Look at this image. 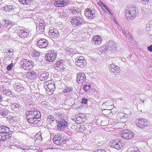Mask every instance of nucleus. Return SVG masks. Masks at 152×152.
I'll list each match as a JSON object with an SVG mask.
<instances>
[{
	"instance_id": "obj_15",
	"label": "nucleus",
	"mask_w": 152,
	"mask_h": 152,
	"mask_svg": "<svg viewBox=\"0 0 152 152\" xmlns=\"http://www.w3.org/2000/svg\"><path fill=\"white\" fill-rule=\"evenodd\" d=\"M48 45V41L45 39H41L37 42V45L40 48H45Z\"/></svg>"
},
{
	"instance_id": "obj_17",
	"label": "nucleus",
	"mask_w": 152,
	"mask_h": 152,
	"mask_svg": "<svg viewBox=\"0 0 152 152\" xmlns=\"http://www.w3.org/2000/svg\"><path fill=\"white\" fill-rule=\"evenodd\" d=\"M110 70L111 71L116 75L120 73V69L119 66L112 64L109 66Z\"/></svg>"
},
{
	"instance_id": "obj_63",
	"label": "nucleus",
	"mask_w": 152,
	"mask_h": 152,
	"mask_svg": "<svg viewBox=\"0 0 152 152\" xmlns=\"http://www.w3.org/2000/svg\"><path fill=\"white\" fill-rule=\"evenodd\" d=\"M144 3H147L149 1V0H141Z\"/></svg>"
},
{
	"instance_id": "obj_51",
	"label": "nucleus",
	"mask_w": 152,
	"mask_h": 152,
	"mask_svg": "<svg viewBox=\"0 0 152 152\" xmlns=\"http://www.w3.org/2000/svg\"><path fill=\"white\" fill-rule=\"evenodd\" d=\"M119 115L120 116L121 118H126L127 117L126 115L123 113H120Z\"/></svg>"
},
{
	"instance_id": "obj_54",
	"label": "nucleus",
	"mask_w": 152,
	"mask_h": 152,
	"mask_svg": "<svg viewBox=\"0 0 152 152\" xmlns=\"http://www.w3.org/2000/svg\"><path fill=\"white\" fill-rule=\"evenodd\" d=\"M103 7L105 8L110 13L111 12V10L110 9H109L108 7L105 4L104 5Z\"/></svg>"
},
{
	"instance_id": "obj_45",
	"label": "nucleus",
	"mask_w": 152,
	"mask_h": 152,
	"mask_svg": "<svg viewBox=\"0 0 152 152\" xmlns=\"http://www.w3.org/2000/svg\"><path fill=\"white\" fill-rule=\"evenodd\" d=\"M103 113H104V114L105 115H110V109L106 110L104 109L102 110Z\"/></svg>"
},
{
	"instance_id": "obj_7",
	"label": "nucleus",
	"mask_w": 152,
	"mask_h": 152,
	"mask_svg": "<svg viewBox=\"0 0 152 152\" xmlns=\"http://www.w3.org/2000/svg\"><path fill=\"white\" fill-rule=\"evenodd\" d=\"M96 12L95 9H86V10L85 15L90 19L94 18L96 16Z\"/></svg>"
},
{
	"instance_id": "obj_4",
	"label": "nucleus",
	"mask_w": 152,
	"mask_h": 152,
	"mask_svg": "<svg viewBox=\"0 0 152 152\" xmlns=\"http://www.w3.org/2000/svg\"><path fill=\"white\" fill-rule=\"evenodd\" d=\"M111 147L113 148H115L118 150H119L124 146V142L120 141L118 139H115L112 141Z\"/></svg>"
},
{
	"instance_id": "obj_48",
	"label": "nucleus",
	"mask_w": 152,
	"mask_h": 152,
	"mask_svg": "<svg viewBox=\"0 0 152 152\" xmlns=\"http://www.w3.org/2000/svg\"><path fill=\"white\" fill-rule=\"evenodd\" d=\"M88 99L85 97H83L82 99V103L85 104H87Z\"/></svg>"
},
{
	"instance_id": "obj_26",
	"label": "nucleus",
	"mask_w": 152,
	"mask_h": 152,
	"mask_svg": "<svg viewBox=\"0 0 152 152\" xmlns=\"http://www.w3.org/2000/svg\"><path fill=\"white\" fill-rule=\"evenodd\" d=\"M8 111L4 107H0V115L3 116H6L8 114Z\"/></svg>"
},
{
	"instance_id": "obj_60",
	"label": "nucleus",
	"mask_w": 152,
	"mask_h": 152,
	"mask_svg": "<svg viewBox=\"0 0 152 152\" xmlns=\"http://www.w3.org/2000/svg\"><path fill=\"white\" fill-rule=\"evenodd\" d=\"M72 12L74 14H77V13H78V12H77V11H76L75 9H74L72 10Z\"/></svg>"
},
{
	"instance_id": "obj_50",
	"label": "nucleus",
	"mask_w": 152,
	"mask_h": 152,
	"mask_svg": "<svg viewBox=\"0 0 152 152\" xmlns=\"http://www.w3.org/2000/svg\"><path fill=\"white\" fill-rule=\"evenodd\" d=\"M48 102L45 101H43L41 102V104L44 107H46L47 104Z\"/></svg>"
},
{
	"instance_id": "obj_38",
	"label": "nucleus",
	"mask_w": 152,
	"mask_h": 152,
	"mask_svg": "<svg viewBox=\"0 0 152 152\" xmlns=\"http://www.w3.org/2000/svg\"><path fill=\"white\" fill-rule=\"evenodd\" d=\"M128 152H140L137 147L131 148L128 150Z\"/></svg>"
},
{
	"instance_id": "obj_62",
	"label": "nucleus",
	"mask_w": 152,
	"mask_h": 152,
	"mask_svg": "<svg viewBox=\"0 0 152 152\" xmlns=\"http://www.w3.org/2000/svg\"><path fill=\"white\" fill-rule=\"evenodd\" d=\"M3 100L2 96V95L0 94V102H2Z\"/></svg>"
},
{
	"instance_id": "obj_25",
	"label": "nucleus",
	"mask_w": 152,
	"mask_h": 152,
	"mask_svg": "<svg viewBox=\"0 0 152 152\" xmlns=\"http://www.w3.org/2000/svg\"><path fill=\"white\" fill-rule=\"evenodd\" d=\"M9 134L7 133H0V140L3 141H6L9 138Z\"/></svg>"
},
{
	"instance_id": "obj_61",
	"label": "nucleus",
	"mask_w": 152,
	"mask_h": 152,
	"mask_svg": "<svg viewBox=\"0 0 152 152\" xmlns=\"http://www.w3.org/2000/svg\"><path fill=\"white\" fill-rule=\"evenodd\" d=\"M14 119H15L14 117H13V118H12L10 121V123H13L14 122V121H13L14 120Z\"/></svg>"
},
{
	"instance_id": "obj_56",
	"label": "nucleus",
	"mask_w": 152,
	"mask_h": 152,
	"mask_svg": "<svg viewBox=\"0 0 152 152\" xmlns=\"http://www.w3.org/2000/svg\"><path fill=\"white\" fill-rule=\"evenodd\" d=\"M147 49L150 52H152V45H151L150 46L148 47Z\"/></svg>"
},
{
	"instance_id": "obj_29",
	"label": "nucleus",
	"mask_w": 152,
	"mask_h": 152,
	"mask_svg": "<svg viewBox=\"0 0 152 152\" xmlns=\"http://www.w3.org/2000/svg\"><path fill=\"white\" fill-rule=\"evenodd\" d=\"M105 46H104L102 48H99L98 50V53L100 55L102 54H104L106 53H107L108 52L106 50V49L105 48Z\"/></svg>"
},
{
	"instance_id": "obj_40",
	"label": "nucleus",
	"mask_w": 152,
	"mask_h": 152,
	"mask_svg": "<svg viewBox=\"0 0 152 152\" xmlns=\"http://www.w3.org/2000/svg\"><path fill=\"white\" fill-rule=\"evenodd\" d=\"M7 25L6 26L7 27H9L10 28L12 26L14 25H15V23L12 21H10L9 20L6 21Z\"/></svg>"
},
{
	"instance_id": "obj_41",
	"label": "nucleus",
	"mask_w": 152,
	"mask_h": 152,
	"mask_svg": "<svg viewBox=\"0 0 152 152\" xmlns=\"http://www.w3.org/2000/svg\"><path fill=\"white\" fill-rule=\"evenodd\" d=\"M123 34L127 38L130 37V33L128 32V31H126L124 29L122 31Z\"/></svg>"
},
{
	"instance_id": "obj_24",
	"label": "nucleus",
	"mask_w": 152,
	"mask_h": 152,
	"mask_svg": "<svg viewBox=\"0 0 152 152\" xmlns=\"http://www.w3.org/2000/svg\"><path fill=\"white\" fill-rule=\"evenodd\" d=\"M15 8V6L12 4L7 5L4 7V10L7 12H11Z\"/></svg>"
},
{
	"instance_id": "obj_20",
	"label": "nucleus",
	"mask_w": 152,
	"mask_h": 152,
	"mask_svg": "<svg viewBox=\"0 0 152 152\" xmlns=\"http://www.w3.org/2000/svg\"><path fill=\"white\" fill-rule=\"evenodd\" d=\"M84 58L82 56H80L76 60V65L81 68L84 67L85 63L84 62Z\"/></svg>"
},
{
	"instance_id": "obj_11",
	"label": "nucleus",
	"mask_w": 152,
	"mask_h": 152,
	"mask_svg": "<svg viewBox=\"0 0 152 152\" xmlns=\"http://www.w3.org/2000/svg\"><path fill=\"white\" fill-rule=\"evenodd\" d=\"M134 133L128 130H124L122 134H121V136L125 139H130L133 137Z\"/></svg>"
},
{
	"instance_id": "obj_3",
	"label": "nucleus",
	"mask_w": 152,
	"mask_h": 152,
	"mask_svg": "<svg viewBox=\"0 0 152 152\" xmlns=\"http://www.w3.org/2000/svg\"><path fill=\"white\" fill-rule=\"evenodd\" d=\"M137 11L135 7H130L129 10H126L125 17L128 20L132 19L137 16Z\"/></svg>"
},
{
	"instance_id": "obj_2",
	"label": "nucleus",
	"mask_w": 152,
	"mask_h": 152,
	"mask_svg": "<svg viewBox=\"0 0 152 152\" xmlns=\"http://www.w3.org/2000/svg\"><path fill=\"white\" fill-rule=\"evenodd\" d=\"M20 64L21 68L27 70L33 68L34 63L31 60L22 58L20 62Z\"/></svg>"
},
{
	"instance_id": "obj_18",
	"label": "nucleus",
	"mask_w": 152,
	"mask_h": 152,
	"mask_svg": "<svg viewBox=\"0 0 152 152\" xmlns=\"http://www.w3.org/2000/svg\"><path fill=\"white\" fill-rule=\"evenodd\" d=\"M67 2V0H58L55 1L54 5L58 7H63L66 6Z\"/></svg>"
},
{
	"instance_id": "obj_8",
	"label": "nucleus",
	"mask_w": 152,
	"mask_h": 152,
	"mask_svg": "<svg viewBox=\"0 0 152 152\" xmlns=\"http://www.w3.org/2000/svg\"><path fill=\"white\" fill-rule=\"evenodd\" d=\"M54 142L57 145H61L62 143H64L65 141L64 138L61 136L60 134H56L53 138Z\"/></svg>"
},
{
	"instance_id": "obj_14",
	"label": "nucleus",
	"mask_w": 152,
	"mask_h": 152,
	"mask_svg": "<svg viewBox=\"0 0 152 152\" xmlns=\"http://www.w3.org/2000/svg\"><path fill=\"white\" fill-rule=\"evenodd\" d=\"M20 27V28L17 29V32L20 37L21 38H27L29 36V31L22 29Z\"/></svg>"
},
{
	"instance_id": "obj_36",
	"label": "nucleus",
	"mask_w": 152,
	"mask_h": 152,
	"mask_svg": "<svg viewBox=\"0 0 152 152\" xmlns=\"http://www.w3.org/2000/svg\"><path fill=\"white\" fill-rule=\"evenodd\" d=\"M14 88L15 91L18 92H20L23 88L20 84L15 86Z\"/></svg>"
},
{
	"instance_id": "obj_46",
	"label": "nucleus",
	"mask_w": 152,
	"mask_h": 152,
	"mask_svg": "<svg viewBox=\"0 0 152 152\" xmlns=\"http://www.w3.org/2000/svg\"><path fill=\"white\" fill-rule=\"evenodd\" d=\"M21 43L22 45L25 47L26 45L28 44V42L26 40L23 39L21 41Z\"/></svg>"
},
{
	"instance_id": "obj_39",
	"label": "nucleus",
	"mask_w": 152,
	"mask_h": 152,
	"mask_svg": "<svg viewBox=\"0 0 152 152\" xmlns=\"http://www.w3.org/2000/svg\"><path fill=\"white\" fill-rule=\"evenodd\" d=\"M55 120L54 117L51 115H48L47 119V122L49 123H51L53 121Z\"/></svg>"
},
{
	"instance_id": "obj_12",
	"label": "nucleus",
	"mask_w": 152,
	"mask_h": 152,
	"mask_svg": "<svg viewBox=\"0 0 152 152\" xmlns=\"http://www.w3.org/2000/svg\"><path fill=\"white\" fill-rule=\"evenodd\" d=\"M37 75V72L33 70L29 71L26 75V78L29 81L33 80L36 78Z\"/></svg>"
},
{
	"instance_id": "obj_21",
	"label": "nucleus",
	"mask_w": 152,
	"mask_h": 152,
	"mask_svg": "<svg viewBox=\"0 0 152 152\" xmlns=\"http://www.w3.org/2000/svg\"><path fill=\"white\" fill-rule=\"evenodd\" d=\"M54 83V82L51 80H49L45 82V84H48V88L50 90L49 91L51 90H53L55 89V86Z\"/></svg>"
},
{
	"instance_id": "obj_53",
	"label": "nucleus",
	"mask_w": 152,
	"mask_h": 152,
	"mask_svg": "<svg viewBox=\"0 0 152 152\" xmlns=\"http://www.w3.org/2000/svg\"><path fill=\"white\" fill-rule=\"evenodd\" d=\"M83 89L85 91H87L89 89V87L86 84L83 86Z\"/></svg>"
},
{
	"instance_id": "obj_43",
	"label": "nucleus",
	"mask_w": 152,
	"mask_h": 152,
	"mask_svg": "<svg viewBox=\"0 0 152 152\" xmlns=\"http://www.w3.org/2000/svg\"><path fill=\"white\" fill-rule=\"evenodd\" d=\"M79 116L80 118L81 119L83 120V121H85L86 120V115L84 114H78L76 116Z\"/></svg>"
},
{
	"instance_id": "obj_37",
	"label": "nucleus",
	"mask_w": 152,
	"mask_h": 152,
	"mask_svg": "<svg viewBox=\"0 0 152 152\" xmlns=\"http://www.w3.org/2000/svg\"><path fill=\"white\" fill-rule=\"evenodd\" d=\"M72 120L78 124L82 123L83 122H84V121H83V120L82 119H81L80 118L79 116H78V117H75V118L74 119H73Z\"/></svg>"
},
{
	"instance_id": "obj_32",
	"label": "nucleus",
	"mask_w": 152,
	"mask_h": 152,
	"mask_svg": "<svg viewBox=\"0 0 152 152\" xmlns=\"http://www.w3.org/2000/svg\"><path fill=\"white\" fill-rule=\"evenodd\" d=\"M63 63L64 61L62 60H60L56 62V65L57 67L63 69Z\"/></svg>"
},
{
	"instance_id": "obj_58",
	"label": "nucleus",
	"mask_w": 152,
	"mask_h": 152,
	"mask_svg": "<svg viewBox=\"0 0 152 152\" xmlns=\"http://www.w3.org/2000/svg\"><path fill=\"white\" fill-rule=\"evenodd\" d=\"M7 21V20H6L5 21L4 20L3 21V22L2 23H3V24L4 25V26L5 27H8V28H9V27H7L6 26L7 25V22H6V21Z\"/></svg>"
},
{
	"instance_id": "obj_44",
	"label": "nucleus",
	"mask_w": 152,
	"mask_h": 152,
	"mask_svg": "<svg viewBox=\"0 0 152 152\" xmlns=\"http://www.w3.org/2000/svg\"><path fill=\"white\" fill-rule=\"evenodd\" d=\"M112 100H110L106 101L105 103V105H108V106H110L111 107H112L113 106L112 104Z\"/></svg>"
},
{
	"instance_id": "obj_35",
	"label": "nucleus",
	"mask_w": 152,
	"mask_h": 152,
	"mask_svg": "<svg viewBox=\"0 0 152 152\" xmlns=\"http://www.w3.org/2000/svg\"><path fill=\"white\" fill-rule=\"evenodd\" d=\"M37 30L39 33L43 32L44 31V26L43 25L37 26Z\"/></svg>"
},
{
	"instance_id": "obj_64",
	"label": "nucleus",
	"mask_w": 152,
	"mask_h": 152,
	"mask_svg": "<svg viewBox=\"0 0 152 152\" xmlns=\"http://www.w3.org/2000/svg\"><path fill=\"white\" fill-rule=\"evenodd\" d=\"M8 52L7 51V49L5 50V51L4 53V54L5 55H8L7 53Z\"/></svg>"
},
{
	"instance_id": "obj_22",
	"label": "nucleus",
	"mask_w": 152,
	"mask_h": 152,
	"mask_svg": "<svg viewBox=\"0 0 152 152\" xmlns=\"http://www.w3.org/2000/svg\"><path fill=\"white\" fill-rule=\"evenodd\" d=\"M102 38L99 35L94 36L93 38V42L95 45L100 44L102 42Z\"/></svg>"
},
{
	"instance_id": "obj_59",
	"label": "nucleus",
	"mask_w": 152,
	"mask_h": 152,
	"mask_svg": "<svg viewBox=\"0 0 152 152\" xmlns=\"http://www.w3.org/2000/svg\"><path fill=\"white\" fill-rule=\"evenodd\" d=\"M3 92L5 93L7 95H10V94H9L10 92H8V90H5L4 91H3Z\"/></svg>"
},
{
	"instance_id": "obj_1",
	"label": "nucleus",
	"mask_w": 152,
	"mask_h": 152,
	"mask_svg": "<svg viewBox=\"0 0 152 152\" xmlns=\"http://www.w3.org/2000/svg\"><path fill=\"white\" fill-rule=\"evenodd\" d=\"M41 115L40 111L36 109L31 108L26 112V118L28 123L35 124L40 121Z\"/></svg>"
},
{
	"instance_id": "obj_47",
	"label": "nucleus",
	"mask_w": 152,
	"mask_h": 152,
	"mask_svg": "<svg viewBox=\"0 0 152 152\" xmlns=\"http://www.w3.org/2000/svg\"><path fill=\"white\" fill-rule=\"evenodd\" d=\"M72 90V89L71 88L66 87V88L64 90V92L66 93L70 92Z\"/></svg>"
},
{
	"instance_id": "obj_10",
	"label": "nucleus",
	"mask_w": 152,
	"mask_h": 152,
	"mask_svg": "<svg viewBox=\"0 0 152 152\" xmlns=\"http://www.w3.org/2000/svg\"><path fill=\"white\" fill-rule=\"evenodd\" d=\"M56 56V54L54 52L51 51L46 54L45 58L47 61L52 62L55 60Z\"/></svg>"
},
{
	"instance_id": "obj_55",
	"label": "nucleus",
	"mask_w": 152,
	"mask_h": 152,
	"mask_svg": "<svg viewBox=\"0 0 152 152\" xmlns=\"http://www.w3.org/2000/svg\"><path fill=\"white\" fill-rule=\"evenodd\" d=\"M94 152H107L104 150H99L98 149L94 151Z\"/></svg>"
},
{
	"instance_id": "obj_23",
	"label": "nucleus",
	"mask_w": 152,
	"mask_h": 152,
	"mask_svg": "<svg viewBox=\"0 0 152 152\" xmlns=\"http://www.w3.org/2000/svg\"><path fill=\"white\" fill-rule=\"evenodd\" d=\"M11 131L10 128L6 126H1L0 128V133H7L10 134Z\"/></svg>"
},
{
	"instance_id": "obj_19",
	"label": "nucleus",
	"mask_w": 152,
	"mask_h": 152,
	"mask_svg": "<svg viewBox=\"0 0 152 152\" xmlns=\"http://www.w3.org/2000/svg\"><path fill=\"white\" fill-rule=\"evenodd\" d=\"M86 79V75L83 73H78L77 74V80L78 83H83Z\"/></svg>"
},
{
	"instance_id": "obj_34",
	"label": "nucleus",
	"mask_w": 152,
	"mask_h": 152,
	"mask_svg": "<svg viewBox=\"0 0 152 152\" xmlns=\"http://www.w3.org/2000/svg\"><path fill=\"white\" fill-rule=\"evenodd\" d=\"M55 113L56 116L60 118H62L63 116L64 115L63 114L61 113V111L60 109L56 110Z\"/></svg>"
},
{
	"instance_id": "obj_30",
	"label": "nucleus",
	"mask_w": 152,
	"mask_h": 152,
	"mask_svg": "<svg viewBox=\"0 0 152 152\" xmlns=\"http://www.w3.org/2000/svg\"><path fill=\"white\" fill-rule=\"evenodd\" d=\"M19 2L23 5H29L32 2V0H19Z\"/></svg>"
},
{
	"instance_id": "obj_6",
	"label": "nucleus",
	"mask_w": 152,
	"mask_h": 152,
	"mask_svg": "<svg viewBox=\"0 0 152 152\" xmlns=\"http://www.w3.org/2000/svg\"><path fill=\"white\" fill-rule=\"evenodd\" d=\"M137 125L139 128L144 129V130H147L148 128V122L144 118L139 119Z\"/></svg>"
},
{
	"instance_id": "obj_57",
	"label": "nucleus",
	"mask_w": 152,
	"mask_h": 152,
	"mask_svg": "<svg viewBox=\"0 0 152 152\" xmlns=\"http://www.w3.org/2000/svg\"><path fill=\"white\" fill-rule=\"evenodd\" d=\"M20 148L21 150H22V152H29L30 150L29 149H23L22 148Z\"/></svg>"
},
{
	"instance_id": "obj_9",
	"label": "nucleus",
	"mask_w": 152,
	"mask_h": 152,
	"mask_svg": "<svg viewBox=\"0 0 152 152\" xmlns=\"http://www.w3.org/2000/svg\"><path fill=\"white\" fill-rule=\"evenodd\" d=\"M67 126V122L66 120L64 119L61 120L57 123V129L59 130H61L65 129Z\"/></svg>"
},
{
	"instance_id": "obj_13",
	"label": "nucleus",
	"mask_w": 152,
	"mask_h": 152,
	"mask_svg": "<svg viewBox=\"0 0 152 152\" xmlns=\"http://www.w3.org/2000/svg\"><path fill=\"white\" fill-rule=\"evenodd\" d=\"M49 34L51 37L55 39L58 38L59 35L58 30L53 27L50 28Z\"/></svg>"
},
{
	"instance_id": "obj_28",
	"label": "nucleus",
	"mask_w": 152,
	"mask_h": 152,
	"mask_svg": "<svg viewBox=\"0 0 152 152\" xmlns=\"http://www.w3.org/2000/svg\"><path fill=\"white\" fill-rule=\"evenodd\" d=\"M11 107L14 111H16L19 109L20 106L18 104L14 103L11 104Z\"/></svg>"
},
{
	"instance_id": "obj_27",
	"label": "nucleus",
	"mask_w": 152,
	"mask_h": 152,
	"mask_svg": "<svg viewBox=\"0 0 152 152\" xmlns=\"http://www.w3.org/2000/svg\"><path fill=\"white\" fill-rule=\"evenodd\" d=\"M49 74L48 73H43L41 74L39 78L41 81H44L46 80L48 77Z\"/></svg>"
},
{
	"instance_id": "obj_49",
	"label": "nucleus",
	"mask_w": 152,
	"mask_h": 152,
	"mask_svg": "<svg viewBox=\"0 0 152 152\" xmlns=\"http://www.w3.org/2000/svg\"><path fill=\"white\" fill-rule=\"evenodd\" d=\"M147 143L149 147L152 148V139H150L148 140Z\"/></svg>"
},
{
	"instance_id": "obj_52",
	"label": "nucleus",
	"mask_w": 152,
	"mask_h": 152,
	"mask_svg": "<svg viewBox=\"0 0 152 152\" xmlns=\"http://www.w3.org/2000/svg\"><path fill=\"white\" fill-rule=\"evenodd\" d=\"M13 66V64L11 63L7 66V69L8 70L10 71L11 70Z\"/></svg>"
},
{
	"instance_id": "obj_33",
	"label": "nucleus",
	"mask_w": 152,
	"mask_h": 152,
	"mask_svg": "<svg viewBox=\"0 0 152 152\" xmlns=\"http://www.w3.org/2000/svg\"><path fill=\"white\" fill-rule=\"evenodd\" d=\"M57 27L61 28V29L62 31L64 32L65 31V28H66L64 25H63V23L61 22H59L57 23L56 24Z\"/></svg>"
},
{
	"instance_id": "obj_42",
	"label": "nucleus",
	"mask_w": 152,
	"mask_h": 152,
	"mask_svg": "<svg viewBox=\"0 0 152 152\" xmlns=\"http://www.w3.org/2000/svg\"><path fill=\"white\" fill-rule=\"evenodd\" d=\"M32 53L34 56L35 57H38L40 55V53L39 52L35 50L32 51Z\"/></svg>"
},
{
	"instance_id": "obj_5",
	"label": "nucleus",
	"mask_w": 152,
	"mask_h": 152,
	"mask_svg": "<svg viewBox=\"0 0 152 152\" xmlns=\"http://www.w3.org/2000/svg\"><path fill=\"white\" fill-rule=\"evenodd\" d=\"M71 22L73 25L75 26H79L84 23L83 18L79 15H76L72 17Z\"/></svg>"
},
{
	"instance_id": "obj_31",
	"label": "nucleus",
	"mask_w": 152,
	"mask_h": 152,
	"mask_svg": "<svg viewBox=\"0 0 152 152\" xmlns=\"http://www.w3.org/2000/svg\"><path fill=\"white\" fill-rule=\"evenodd\" d=\"M42 139H43V138L42 137V136L40 135L37 134L34 136V140L37 142L40 143V142L42 141Z\"/></svg>"
},
{
	"instance_id": "obj_16",
	"label": "nucleus",
	"mask_w": 152,
	"mask_h": 152,
	"mask_svg": "<svg viewBox=\"0 0 152 152\" xmlns=\"http://www.w3.org/2000/svg\"><path fill=\"white\" fill-rule=\"evenodd\" d=\"M105 46V48L106 49L108 53L109 51H114L115 49V43L113 42H109L107 46Z\"/></svg>"
}]
</instances>
